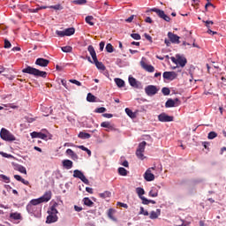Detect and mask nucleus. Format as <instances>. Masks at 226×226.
<instances>
[{"label":"nucleus","instance_id":"5","mask_svg":"<svg viewBox=\"0 0 226 226\" xmlns=\"http://www.w3.org/2000/svg\"><path fill=\"white\" fill-rule=\"evenodd\" d=\"M147 143L146 141H142L139 144L138 148L136 150V156L139 160H144V151H146V146Z\"/></svg>","mask_w":226,"mask_h":226},{"label":"nucleus","instance_id":"7","mask_svg":"<svg viewBox=\"0 0 226 226\" xmlns=\"http://www.w3.org/2000/svg\"><path fill=\"white\" fill-rule=\"evenodd\" d=\"M153 170H156V166L151 167L147 170V171L144 174V179L146 181H154V174H153Z\"/></svg>","mask_w":226,"mask_h":226},{"label":"nucleus","instance_id":"35","mask_svg":"<svg viewBox=\"0 0 226 226\" xmlns=\"http://www.w3.org/2000/svg\"><path fill=\"white\" fill-rule=\"evenodd\" d=\"M17 170L19 172H20L21 174H27V170H26V167L22 166V165H19L17 168Z\"/></svg>","mask_w":226,"mask_h":226},{"label":"nucleus","instance_id":"64","mask_svg":"<svg viewBox=\"0 0 226 226\" xmlns=\"http://www.w3.org/2000/svg\"><path fill=\"white\" fill-rule=\"evenodd\" d=\"M74 209L75 211H77L78 213H80V211H82V207H79L77 205L74 206Z\"/></svg>","mask_w":226,"mask_h":226},{"label":"nucleus","instance_id":"21","mask_svg":"<svg viewBox=\"0 0 226 226\" xmlns=\"http://www.w3.org/2000/svg\"><path fill=\"white\" fill-rule=\"evenodd\" d=\"M162 211L160 209H156V211H152L150 213V220H156V218H158V216H160Z\"/></svg>","mask_w":226,"mask_h":226},{"label":"nucleus","instance_id":"18","mask_svg":"<svg viewBox=\"0 0 226 226\" xmlns=\"http://www.w3.org/2000/svg\"><path fill=\"white\" fill-rule=\"evenodd\" d=\"M42 202H49L52 199V192L49 191L44 193L42 197L40 198Z\"/></svg>","mask_w":226,"mask_h":226},{"label":"nucleus","instance_id":"32","mask_svg":"<svg viewBox=\"0 0 226 226\" xmlns=\"http://www.w3.org/2000/svg\"><path fill=\"white\" fill-rule=\"evenodd\" d=\"M136 193L139 195V197L140 199V197H143L142 195H144V193H146V192L144 191V188L138 187V188H136Z\"/></svg>","mask_w":226,"mask_h":226},{"label":"nucleus","instance_id":"9","mask_svg":"<svg viewBox=\"0 0 226 226\" xmlns=\"http://www.w3.org/2000/svg\"><path fill=\"white\" fill-rule=\"evenodd\" d=\"M73 177H77L78 179H80L82 183L85 185H89V180L86 178V176H84V173L79 170H75L73 171Z\"/></svg>","mask_w":226,"mask_h":226},{"label":"nucleus","instance_id":"8","mask_svg":"<svg viewBox=\"0 0 226 226\" xmlns=\"http://www.w3.org/2000/svg\"><path fill=\"white\" fill-rule=\"evenodd\" d=\"M150 11H154L158 15V17H160V19H163V20H165L166 22H170V17L167 16L165 11H163L162 10H160L158 8H152L150 9Z\"/></svg>","mask_w":226,"mask_h":226},{"label":"nucleus","instance_id":"14","mask_svg":"<svg viewBox=\"0 0 226 226\" xmlns=\"http://www.w3.org/2000/svg\"><path fill=\"white\" fill-rule=\"evenodd\" d=\"M49 60L41 57L37 58L35 61V64H37V66H41L42 68L49 66Z\"/></svg>","mask_w":226,"mask_h":226},{"label":"nucleus","instance_id":"51","mask_svg":"<svg viewBox=\"0 0 226 226\" xmlns=\"http://www.w3.org/2000/svg\"><path fill=\"white\" fill-rule=\"evenodd\" d=\"M206 24V27H207V29L211 28V26H213V24H215L213 21L211 20H207V21H203Z\"/></svg>","mask_w":226,"mask_h":226},{"label":"nucleus","instance_id":"45","mask_svg":"<svg viewBox=\"0 0 226 226\" xmlns=\"http://www.w3.org/2000/svg\"><path fill=\"white\" fill-rule=\"evenodd\" d=\"M139 215H144V216H149V212H147V210H145L143 207H140Z\"/></svg>","mask_w":226,"mask_h":226},{"label":"nucleus","instance_id":"48","mask_svg":"<svg viewBox=\"0 0 226 226\" xmlns=\"http://www.w3.org/2000/svg\"><path fill=\"white\" fill-rule=\"evenodd\" d=\"M69 82H71V84H75L76 86H82V83H80V81L77 80V79H70Z\"/></svg>","mask_w":226,"mask_h":226},{"label":"nucleus","instance_id":"26","mask_svg":"<svg viewBox=\"0 0 226 226\" xmlns=\"http://www.w3.org/2000/svg\"><path fill=\"white\" fill-rule=\"evenodd\" d=\"M78 137L79 139H91V134L87 133V132H80L78 135Z\"/></svg>","mask_w":226,"mask_h":226},{"label":"nucleus","instance_id":"59","mask_svg":"<svg viewBox=\"0 0 226 226\" xmlns=\"http://www.w3.org/2000/svg\"><path fill=\"white\" fill-rule=\"evenodd\" d=\"M0 154L4 156V158H11V154H8L4 152H0Z\"/></svg>","mask_w":226,"mask_h":226},{"label":"nucleus","instance_id":"61","mask_svg":"<svg viewBox=\"0 0 226 226\" xmlns=\"http://www.w3.org/2000/svg\"><path fill=\"white\" fill-rule=\"evenodd\" d=\"M114 215V209H112V208H109V212H108V216L109 217V218H112V215Z\"/></svg>","mask_w":226,"mask_h":226},{"label":"nucleus","instance_id":"11","mask_svg":"<svg viewBox=\"0 0 226 226\" xmlns=\"http://www.w3.org/2000/svg\"><path fill=\"white\" fill-rule=\"evenodd\" d=\"M179 105H181V101H179V99L176 98V99H169L166 102H165V107L166 109H171L172 107H179Z\"/></svg>","mask_w":226,"mask_h":226},{"label":"nucleus","instance_id":"19","mask_svg":"<svg viewBox=\"0 0 226 226\" xmlns=\"http://www.w3.org/2000/svg\"><path fill=\"white\" fill-rule=\"evenodd\" d=\"M10 220H22V215L19 212H12L9 215Z\"/></svg>","mask_w":226,"mask_h":226},{"label":"nucleus","instance_id":"60","mask_svg":"<svg viewBox=\"0 0 226 226\" xmlns=\"http://www.w3.org/2000/svg\"><path fill=\"white\" fill-rule=\"evenodd\" d=\"M117 206H120L121 207H124L125 209H128V205L126 203L117 202Z\"/></svg>","mask_w":226,"mask_h":226},{"label":"nucleus","instance_id":"22","mask_svg":"<svg viewBox=\"0 0 226 226\" xmlns=\"http://www.w3.org/2000/svg\"><path fill=\"white\" fill-rule=\"evenodd\" d=\"M63 165L65 169H67V170H70V169H72V167H73V162H72L70 160H64Z\"/></svg>","mask_w":226,"mask_h":226},{"label":"nucleus","instance_id":"49","mask_svg":"<svg viewBox=\"0 0 226 226\" xmlns=\"http://www.w3.org/2000/svg\"><path fill=\"white\" fill-rule=\"evenodd\" d=\"M61 84L64 86V87H65V89L70 90V87L68 86L66 79H61Z\"/></svg>","mask_w":226,"mask_h":226},{"label":"nucleus","instance_id":"20","mask_svg":"<svg viewBox=\"0 0 226 226\" xmlns=\"http://www.w3.org/2000/svg\"><path fill=\"white\" fill-rule=\"evenodd\" d=\"M129 84L132 86V87H135L136 89H139V81L133 77H129Z\"/></svg>","mask_w":226,"mask_h":226},{"label":"nucleus","instance_id":"12","mask_svg":"<svg viewBox=\"0 0 226 226\" xmlns=\"http://www.w3.org/2000/svg\"><path fill=\"white\" fill-rule=\"evenodd\" d=\"M145 93L147 96H154L158 93V88L154 85H149L145 87Z\"/></svg>","mask_w":226,"mask_h":226},{"label":"nucleus","instance_id":"46","mask_svg":"<svg viewBox=\"0 0 226 226\" xmlns=\"http://www.w3.org/2000/svg\"><path fill=\"white\" fill-rule=\"evenodd\" d=\"M86 3H87V0H74L73 4H86Z\"/></svg>","mask_w":226,"mask_h":226},{"label":"nucleus","instance_id":"28","mask_svg":"<svg viewBox=\"0 0 226 226\" xmlns=\"http://www.w3.org/2000/svg\"><path fill=\"white\" fill-rule=\"evenodd\" d=\"M118 174L119 176H128V170H126V169L120 167L118 168Z\"/></svg>","mask_w":226,"mask_h":226},{"label":"nucleus","instance_id":"37","mask_svg":"<svg viewBox=\"0 0 226 226\" xmlns=\"http://www.w3.org/2000/svg\"><path fill=\"white\" fill-rule=\"evenodd\" d=\"M216 137H218V134L215 132H210L208 133L207 139L213 140V139H216Z\"/></svg>","mask_w":226,"mask_h":226},{"label":"nucleus","instance_id":"33","mask_svg":"<svg viewBox=\"0 0 226 226\" xmlns=\"http://www.w3.org/2000/svg\"><path fill=\"white\" fill-rule=\"evenodd\" d=\"M94 18H93V16H87L85 20L87 22V24H89V26H94V23L93 22V19Z\"/></svg>","mask_w":226,"mask_h":226},{"label":"nucleus","instance_id":"24","mask_svg":"<svg viewBox=\"0 0 226 226\" xmlns=\"http://www.w3.org/2000/svg\"><path fill=\"white\" fill-rule=\"evenodd\" d=\"M83 202L85 206H87L88 207H93L94 206V202L91 200L89 198H84Z\"/></svg>","mask_w":226,"mask_h":226},{"label":"nucleus","instance_id":"52","mask_svg":"<svg viewBox=\"0 0 226 226\" xmlns=\"http://www.w3.org/2000/svg\"><path fill=\"white\" fill-rule=\"evenodd\" d=\"M49 8H52L53 10H63V6H61V4L51 5Z\"/></svg>","mask_w":226,"mask_h":226},{"label":"nucleus","instance_id":"10","mask_svg":"<svg viewBox=\"0 0 226 226\" xmlns=\"http://www.w3.org/2000/svg\"><path fill=\"white\" fill-rule=\"evenodd\" d=\"M158 121L161 123H172L174 117L167 115V113H161L158 115Z\"/></svg>","mask_w":226,"mask_h":226},{"label":"nucleus","instance_id":"17","mask_svg":"<svg viewBox=\"0 0 226 226\" xmlns=\"http://www.w3.org/2000/svg\"><path fill=\"white\" fill-rule=\"evenodd\" d=\"M32 139H42V140H45L47 139V134L43 132H33L31 133Z\"/></svg>","mask_w":226,"mask_h":226},{"label":"nucleus","instance_id":"16","mask_svg":"<svg viewBox=\"0 0 226 226\" xmlns=\"http://www.w3.org/2000/svg\"><path fill=\"white\" fill-rule=\"evenodd\" d=\"M140 66L143 70L148 72V73H153L154 72V66L146 64L144 60L140 61Z\"/></svg>","mask_w":226,"mask_h":226},{"label":"nucleus","instance_id":"27","mask_svg":"<svg viewBox=\"0 0 226 226\" xmlns=\"http://www.w3.org/2000/svg\"><path fill=\"white\" fill-rule=\"evenodd\" d=\"M94 64L98 70H102V72H105V65L103 63L99 62L98 60L94 62Z\"/></svg>","mask_w":226,"mask_h":226},{"label":"nucleus","instance_id":"63","mask_svg":"<svg viewBox=\"0 0 226 226\" xmlns=\"http://www.w3.org/2000/svg\"><path fill=\"white\" fill-rule=\"evenodd\" d=\"M99 47H100V50L103 51V49H105V42L101 41L99 44Z\"/></svg>","mask_w":226,"mask_h":226},{"label":"nucleus","instance_id":"30","mask_svg":"<svg viewBox=\"0 0 226 226\" xmlns=\"http://www.w3.org/2000/svg\"><path fill=\"white\" fill-rule=\"evenodd\" d=\"M87 102H96V97L93 94L88 93L87 96Z\"/></svg>","mask_w":226,"mask_h":226},{"label":"nucleus","instance_id":"25","mask_svg":"<svg viewBox=\"0 0 226 226\" xmlns=\"http://www.w3.org/2000/svg\"><path fill=\"white\" fill-rule=\"evenodd\" d=\"M115 83L117 84V87H124V80L122 79L116 78Z\"/></svg>","mask_w":226,"mask_h":226},{"label":"nucleus","instance_id":"38","mask_svg":"<svg viewBox=\"0 0 226 226\" xmlns=\"http://www.w3.org/2000/svg\"><path fill=\"white\" fill-rule=\"evenodd\" d=\"M106 50L107 52H109V54H112V52H114V46H112V44L108 43L106 45Z\"/></svg>","mask_w":226,"mask_h":226},{"label":"nucleus","instance_id":"6","mask_svg":"<svg viewBox=\"0 0 226 226\" xmlns=\"http://www.w3.org/2000/svg\"><path fill=\"white\" fill-rule=\"evenodd\" d=\"M56 34L57 36H60V38H64V36H72V34H75V29L73 27L66 28L64 31H56Z\"/></svg>","mask_w":226,"mask_h":226},{"label":"nucleus","instance_id":"50","mask_svg":"<svg viewBox=\"0 0 226 226\" xmlns=\"http://www.w3.org/2000/svg\"><path fill=\"white\" fill-rule=\"evenodd\" d=\"M125 113L127 114V116H129V117H133V111H132V109H130L129 108L125 109Z\"/></svg>","mask_w":226,"mask_h":226},{"label":"nucleus","instance_id":"56","mask_svg":"<svg viewBox=\"0 0 226 226\" xmlns=\"http://www.w3.org/2000/svg\"><path fill=\"white\" fill-rule=\"evenodd\" d=\"M144 36H145L146 40L150 41V43H153V37H151V35L145 34Z\"/></svg>","mask_w":226,"mask_h":226},{"label":"nucleus","instance_id":"62","mask_svg":"<svg viewBox=\"0 0 226 226\" xmlns=\"http://www.w3.org/2000/svg\"><path fill=\"white\" fill-rule=\"evenodd\" d=\"M103 117H107L108 119H110V117H114V115L109 114V113H104L102 114Z\"/></svg>","mask_w":226,"mask_h":226},{"label":"nucleus","instance_id":"3","mask_svg":"<svg viewBox=\"0 0 226 226\" xmlns=\"http://www.w3.org/2000/svg\"><path fill=\"white\" fill-rule=\"evenodd\" d=\"M0 137L3 140H5L6 142H13L17 139L15 136L5 128L1 129Z\"/></svg>","mask_w":226,"mask_h":226},{"label":"nucleus","instance_id":"29","mask_svg":"<svg viewBox=\"0 0 226 226\" xmlns=\"http://www.w3.org/2000/svg\"><path fill=\"white\" fill-rule=\"evenodd\" d=\"M41 203H42V201H41V198L32 200L29 202V204H31L32 206H34V207H36V206H38L39 204H41Z\"/></svg>","mask_w":226,"mask_h":226},{"label":"nucleus","instance_id":"1","mask_svg":"<svg viewBox=\"0 0 226 226\" xmlns=\"http://www.w3.org/2000/svg\"><path fill=\"white\" fill-rule=\"evenodd\" d=\"M56 203L50 207L49 210L48 211L49 215L47 216L46 223H56V222L59 220V217H57V213L59 212L57 211V208H56Z\"/></svg>","mask_w":226,"mask_h":226},{"label":"nucleus","instance_id":"23","mask_svg":"<svg viewBox=\"0 0 226 226\" xmlns=\"http://www.w3.org/2000/svg\"><path fill=\"white\" fill-rule=\"evenodd\" d=\"M26 211H28V213H30V215H34V213H36V207H34L31 203H28L26 205Z\"/></svg>","mask_w":226,"mask_h":226},{"label":"nucleus","instance_id":"31","mask_svg":"<svg viewBox=\"0 0 226 226\" xmlns=\"http://www.w3.org/2000/svg\"><path fill=\"white\" fill-rule=\"evenodd\" d=\"M149 197H158V190L156 188H152L148 192Z\"/></svg>","mask_w":226,"mask_h":226},{"label":"nucleus","instance_id":"13","mask_svg":"<svg viewBox=\"0 0 226 226\" xmlns=\"http://www.w3.org/2000/svg\"><path fill=\"white\" fill-rule=\"evenodd\" d=\"M162 77L164 80H176L177 73L176 72H164Z\"/></svg>","mask_w":226,"mask_h":226},{"label":"nucleus","instance_id":"41","mask_svg":"<svg viewBox=\"0 0 226 226\" xmlns=\"http://www.w3.org/2000/svg\"><path fill=\"white\" fill-rule=\"evenodd\" d=\"M79 148L81 149V151H86L88 156H91V150H89L87 147L81 145V146H79Z\"/></svg>","mask_w":226,"mask_h":226},{"label":"nucleus","instance_id":"54","mask_svg":"<svg viewBox=\"0 0 226 226\" xmlns=\"http://www.w3.org/2000/svg\"><path fill=\"white\" fill-rule=\"evenodd\" d=\"M131 37L133 38V40H140V34H132Z\"/></svg>","mask_w":226,"mask_h":226},{"label":"nucleus","instance_id":"2","mask_svg":"<svg viewBox=\"0 0 226 226\" xmlns=\"http://www.w3.org/2000/svg\"><path fill=\"white\" fill-rule=\"evenodd\" d=\"M22 73H28V75H34V77H41L42 79H47V72L40 71L32 66H26L22 70Z\"/></svg>","mask_w":226,"mask_h":226},{"label":"nucleus","instance_id":"58","mask_svg":"<svg viewBox=\"0 0 226 226\" xmlns=\"http://www.w3.org/2000/svg\"><path fill=\"white\" fill-rule=\"evenodd\" d=\"M133 19H135V15H132L131 17H129L127 19H125V22H128L130 24L131 22H133Z\"/></svg>","mask_w":226,"mask_h":226},{"label":"nucleus","instance_id":"4","mask_svg":"<svg viewBox=\"0 0 226 226\" xmlns=\"http://www.w3.org/2000/svg\"><path fill=\"white\" fill-rule=\"evenodd\" d=\"M170 60L175 64H178V66H181V68H185V66H186V64L188 63V61L186 60V57H185L181 55H176V57L171 56Z\"/></svg>","mask_w":226,"mask_h":226},{"label":"nucleus","instance_id":"43","mask_svg":"<svg viewBox=\"0 0 226 226\" xmlns=\"http://www.w3.org/2000/svg\"><path fill=\"white\" fill-rule=\"evenodd\" d=\"M95 112L97 114H103V112H107V109L103 108V107H101V108H97L95 109Z\"/></svg>","mask_w":226,"mask_h":226},{"label":"nucleus","instance_id":"40","mask_svg":"<svg viewBox=\"0 0 226 226\" xmlns=\"http://www.w3.org/2000/svg\"><path fill=\"white\" fill-rule=\"evenodd\" d=\"M162 93L164 96H169V94H170V89L169 87H163Z\"/></svg>","mask_w":226,"mask_h":226},{"label":"nucleus","instance_id":"47","mask_svg":"<svg viewBox=\"0 0 226 226\" xmlns=\"http://www.w3.org/2000/svg\"><path fill=\"white\" fill-rule=\"evenodd\" d=\"M66 154H69V156H77V154H75V152H73V150H72V149H70V148H68L67 150H66Z\"/></svg>","mask_w":226,"mask_h":226},{"label":"nucleus","instance_id":"34","mask_svg":"<svg viewBox=\"0 0 226 226\" xmlns=\"http://www.w3.org/2000/svg\"><path fill=\"white\" fill-rule=\"evenodd\" d=\"M110 192L105 191L104 192L100 193L99 197H101V199H107V197H110Z\"/></svg>","mask_w":226,"mask_h":226},{"label":"nucleus","instance_id":"39","mask_svg":"<svg viewBox=\"0 0 226 226\" xmlns=\"http://www.w3.org/2000/svg\"><path fill=\"white\" fill-rule=\"evenodd\" d=\"M101 126L102 128H112V124L110 122H102Z\"/></svg>","mask_w":226,"mask_h":226},{"label":"nucleus","instance_id":"44","mask_svg":"<svg viewBox=\"0 0 226 226\" xmlns=\"http://www.w3.org/2000/svg\"><path fill=\"white\" fill-rule=\"evenodd\" d=\"M87 50H88L90 56L96 54V51L94 50V48L93 47V45L88 46Z\"/></svg>","mask_w":226,"mask_h":226},{"label":"nucleus","instance_id":"57","mask_svg":"<svg viewBox=\"0 0 226 226\" xmlns=\"http://www.w3.org/2000/svg\"><path fill=\"white\" fill-rule=\"evenodd\" d=\"M14 178L16 179V181H19L20 183H22V181L24 179L19 175H14Z\"/></svg>","mask_w":226,"mask_h":226},{"label":"nucleus","instance_id":"55","mask_svg":"<svg viewBox=\"0 0 226 226\" xmlns=\"http://www.w3.org/2000/svg\"><path fill=\"white\" fill-rule=\"evenodd\" d=\"M141 200H142V204H145L147 206V204H149V200H147L146 197H140Z\"/></svg>","mask_w":226,"mask_h":226},{"label":"nucleus","instance_id":"53","mask_svg":"<svg viewBox=\"0 0 226 226\" xmlns=\"http://www.w3.org/2000/svg\"><path fill=\"white\" fill-rule=\"evenodd\" d=\"M0 178L5 181V183H10V177H6L5 175H0Z\"/></svg>","mask_w":226,"mask_h":226},{"label":"nucleus","instance_id":"15","mask_svg":"<svg viewBox=\"0 0 226 226\" xmlns=\"http://www.w3.org/2000/svg\"><path fill=\"white\" fill-rule=\"evenodd\" d=\"M168 38L170 39V41H171V43H177L179 44V36L172 32H169L168 33Z\"/></svg>","mask_w":226,"mask_h":226},{"label":"nucleus","instance_id":"42","mask_svg":"<svg viewBox=\"0 0 226 226\" xmlns=\"http://www.w3.org/2000/svg\"><path fill=\"white\" fill-rule=\"evenodd\" d=\"M4 49H11V42H10V41H8V39L4 40Z\"/></svg>","mask_w":226,"mask_h":226},{"label":"nucleus","instance_id":"36","mask_svg":"<svg viewBox=\"0 0 226 226\" xmlns=\"http://www.w3.org/2000/svg\"><path fill=\"white\" fill-rule=\"evenodd\" d=\"M62 52L70 53L72 50H73V48L72 46H64L61 48Z\"/></svg>","mask_w":226,"mask_h":226}]
</instances>
